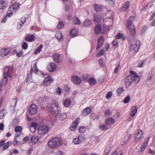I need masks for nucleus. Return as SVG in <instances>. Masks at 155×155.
<instances>
[{"mask_svg": "<svg viewBox=\"0 0 155 155\" xmlns=\"http://www.w3.org/2000/svg\"><path fill=\"white\" fill-rule=\"evenodd\" d=\"M130 75H129L124 80L126 88L129 87L133 82L138 84L140 80V78L135 72L130 71Z\"/></svg>", "mask_w": 155, "mask_h": 155, "instance_id": "f257e3e1", "label": "nucleus"}, {"mask_svg": "<svg viewBox=\"0 0 155 155\" xmlns=\"http://www.w3.org/2000/svg\"><path fill=\"white\" fill-rule=\"evenodd\" d=\"M63 141L61 138L58 137H54L49 140L48 144L49 147L54 149L61 145Z\"/></svg>", "mask_w": 155, "mask_h": 155, "instance_id": "f03ea898", "label": "nucleus"}, {"mask_svg": "<svg viewBox=\"0 0 155 155\" xmlns=\"http://www.w3.org/2000/svg\"><path fill=\"white\" fill-rule=\"evenodd\" d=\"M49 131V127L46 125L40 127L38 130V132L40 134H44L47 133Z\"/></svg>", "mask_w": 155, "mask_h": 155, "instance_id": "0eeeda50", "label": "nucleus"}, {"mask_svg": "<svg viewBox=\"0 0 155 155\" xmlns=\"http://www.w3.org/2000/svg\"><path fill=\"white\" fill-rule=\"evenodd\" d=\"M132 110L130 112V115L132 117H134L136 113L137 108L136 106H133L131 108Z\"/></svg>", "mask_w": 155, "mask_h": 155, "instance_id": "412c9836", "label": "nucleus"}, {"mask_svg": "<svg viewBox=\"0 0 155 155\" xmlns=\"http://www.w3.org/2000/svg\"><path fill=\"white\" fill-rule=\"evenodd\" d=\"M34 35H28L26 36L25 38V40L27 41L32 42L34 40Z\"/></svg>", "mask_w": 155, "mask_h": 155, "instance_id": "a878e982", "label": "nucleus"}, {"mask_svg": "<svg viewBox=\"0 0 155 155\" xmlns=\"http://www.w3.org/2000/svg\"><path fill=\"white\" fill-rule=\"evenodd\" d=\"M22 130V128L21 126L16 127L15 128V131L16 132L21 131Z\"/></svg>", "mask_w": 155, "mask_h": 155, "instance_id": "5fc2aeb1", "label": "nucleus"}, {"mask_svg": "<svg viewBox=\"0 0 155 155\" xmlns=\"http://www.w3.org/2000/svg\"><path fill=\"white\" fill-rule=\"evenodd\" d=\"M56 68L55 64L53 63H51L48 66L47 69L50 72H53L54 71Z\"/></svg>", "mask_w": 155, "mask_h": 155, "instance_id": "f3484780", "label": "nucleus"}, {"mask_svg": "<svg viewBox=\"0 0 155 155\" xmlns=\"http://www.w3.org/2000/svg\"><path fill=\"white\" fill-rule=\"evenodd\" d=\"M72 81L75 84L78 85L81 82L80 79L78 77L76 76H74L71 78Z\"/></svg>", "mask_w": 155, "mask_h": 155, "instance_id": "dca6fc26", "label": "nucleus"}, {"mask_svg": "<svg viewBox=\"0 0 155 155\" xmlns=\"http://www.w3.org/2000/svg\"><path fill=\"white\" fill-rule=\"evenodd\" d=\"M38 140V137L35 136H33L31 139V141L33 144L37 143Z\"/></svg>", "mask_w": 155, "mask_h": 155, "instance_id": "4be33fe9", "label": "nucleus"}, {"mask_svg": "<svg viewBox=\"0 0 155 155\" xmlns=\"http://www.w3.org/2000/svg\"><path fill=\"white\" fill-rule=\"evenodd\" d=\"M78 138L81 143L85 139V136L82 134L79 135Z\"/></svg>", "mask_w": 155, "mask_h": 155, "instance_id": "e433bc0d", "label": "nucleus"}, {"mask_svg": "<svg viewBox=\"0 0 155 155\" xmlns=\"http://www.w3.org/2000/svg\"><path fill=\"white\" fill-rule=\"evenodd\" d=\"M113 15L114 13L112 11L108 12L106 14L107 17L109 19H111L112 21H113L114 20Z\"/></svg>", "mask_w": 155, "mask_h": 155, "instance_id": "b1692460", "label": "nucleus"}, {"mask_svg": "<svg viewBox=\"0 0 155 155\" xmlns=\"http://www.w3.org/2000/svg\"><path fill=\"white\" fill-rule=\"evenodd\" d=\"M74 21V23L76 24L80 25L81 24L80 20L77 17L75 18Z\"/></svg>", "mask_w": 155, "mask_h": 155, "instance_id": "69168bd1", "label": "nucleus"}, {"mask_svg": "<svg viewBox=\"0 0 155 155\" xmlns=\"http://www.w3.org/2000/svg\"><path fill=\"white\" fill-rule=\"evenodd\" d=\"M150 139V137H148L147 138H146L145 140V141L143 143V144L141 146V148L140 150V152H143L146 146H147V143Z\"/></svg>", "mask_w": 155, "mask_h": 155, "instance_id": "4468645a", "label": "nucleus"}, {"mask_svg": "<svg viewBox=\"0 0 155 155\" xmlns=\"http://www.w3.org/2000/svg\"><path fill=\"white\" fill-rule=\"evenodd\" d=\"M6 111L4 110H2L0 112V119H2L4 116L5 114H6Z\"/></svg>", "mask_w": 155, "mask_h": 155, "instance_id": "a19ab883", "label": "nucleus"}, {"mask_svg": "<svg viewBox=\"0 0 155 155\" xmlns=\"http://www.w3.org/2000/svg\"><path fill=\"white\" fill-rule=\"evenodd\" d=\"M130 100V97L129 95L126 97L125 99L123 100V102L125 103H127L129 102Z\"/></svg>", "mask_w": 155, "mask_h": 155, "instance_id": "c03bdc74", "label": "nucleus"}, {"mask_svg": "<svg viewBox=\"0 0 155 155\" xmlns=\"http://www.w3.org/2000/svg\"><path fill=\"white\" fill-rule=\"evenodd\" d=\"M130 2L129 1H127L123 5V7L125 9H124L123 10L126 11V10L129 7V5H130Z\"/></svg>", "mask_w": 155, "mask_h": 155, "instance_id": "58836bf2", "label": "nucleus"}, {"mask_svg": "<svg viewBox=\"0 0 155 155\" xmlns=\"http://www.w3.org/2000/svg\"><path fill=\"white\" fill-rule=\"evenodd\" d=\"M99 129L102 130H106L107 129V127L104 125H101L99 126Z\"/></svg>", "mask_w": 155, "mask_h": 155, "instance_id": "3c124183", "label": "nucleus"}, {"mask_svg": "<svg viewBox=\"0 0 155 155\" xmlns=\"http://www.w3.org/2000/svg\"><path fill=\"white\" fill-rule=\"evenodd\" d=\"M94 7L95 11L97 12L99 11L101 9V6L100 5H97L96 4H94Z\"/></svg>", "mask_w": 155, "mask_h": 155, "instance_id": "4c0bfd02", "label": "nucleus"}, {"mask_svg": "<svg viewBox=\"0 0 155 155\" xmlns=\"http://www.w3.org/2000/svg\"><path fill=\"white\" fill-rule=\"evenodd\" d=\"M73 142L75 144H78L81 143L78 137L74 138L73 140Z\"/></svg>", "mask_w": 155, "mask_h": 155, "instance_id": "6e6d98bb", "label": "nucleus"}, {"mask_svg": "<svg viewBox=\"0 0 155 155\" xmlns=\"http://www.w3.org/2000/svg\"><path fill=\"white\" fill-rule=\"evenodd\" d=\"M143 132L142 130H139L136 135L135 138V141H140L143 137Z\"/></svg>", "mask_w": 155, "mask_h": 155, "instance_id": "6e6552de", "label": "nucleus"}, {"mask_svg": "<svg viewBox=\"0 0 155 155\" xmlns=\"http://www.w3.org/2000/svg\"><path fill=\"white\" fill-rule=\"evenodd\" d=\"M94 31L95 33L96 34H98L100 32L104 33L105 32V31H103L102 29L101 28V25H95L94 29Z\"/></svg>", "mask_w": 155, "mask_h": 155, "instance_id": "ddd939ff", "label": "nucleus"}, {"mask_svg": "<svg viewBox=\"0 0 155 155\" xmlns=\"http://www.w3.org/2000/svg\"><path fill=\"white\" fill-rule=\"evenodd\" d=\"M67 115L65 113H62L60 115L59 118L60 120H62L65 119Z\"/></svg>", "mask_w": 155, "mask_h": 155, "instance_id": "49530a36", "label": "nucleus"}, {"mask_svg": "<svg viewBox=\"0 0 155 155\" xmlns=\"http://www.w3.org/2000/svg\"><path fill=\"white\" fill-rule=\"evenodd\" d=\"M94 21L95 22H100L101 21V16L97 15H95L94 16Z\"/></svg>", "mask_w": 155, "mask_h": 155, "instance_id": "5701e85b", "label": "nucleus"}, {"mask_svg": "<svg viewBox=\"0 0 155 155\" xmlns=\"http://www.w3.org/2000/svg\"><path fill=\"white\" fill-rule=\"evenodd\" d=\"M107 3L110 5H114L115 3V0H106Z\"/></svg>", "mask_w": 155, "mask_h": 155, "instance_id": "4d7b16f0", "label": "nucleus"}, {"mask_svg": "<svg viewBox=\"0 0 155 155\" xmlns=\"http://www.w3.org/2000/svg\"><path fill=\"white\" fill-rule=\"evenodd\" d=\"M7 3L5 0H0V10L5 9L6 7Z\"/></svg>", "mask_w": 155, "mask_h": 155, "instance_id": "aec40b11", "label": "nucleus"}, {"mask_svg": "<svg viewBox=\"0 0 155 155\" xmlns=\"http://www.w3.org/2000/svg\"><path fill=\"white\" fill-rule=\"evenodd\" d=\"M11 50L9 48H3L1 49L0 51V54L1 57H4L9 54Z\"/></svg>", "mask_w": 155, "mask_h": 155, "instance_id": "9b49d317", "label": "nucleus"}, {"mask_svg": "<svg viewBox=\"0 0 155 155\" xmlns=\"http://www.w3.org/2000/svg\"><path fill=\"white\" fill-rule=\"evenodd\" d=\"M52 81H53V80L50 77H48L45 78L43 81L44 83L43 84V85L44 86H48Z\"/></svg>", "mask_w": 155, "mask_h": 155, "instance_id": "2eb2a0df", "label": "nucleus"}, {"mask_svg": "<svg viewBox=\"0 0 155 155\" xmlns=\"http://www.w3.org/2000/svg\"><path fill=\"white\" fill-rule=\"evenodd\" d=\"M112 148L111 147H107L105 150V155H108V154L111 151Z\"/></svg>", "mask_w": 155, "mask_h": 155, "instance_id": "603ef678", "label": "nucleus"}, {"mask_svg": "<svg viewBox=\"0 0 155 155\" xmlns=\"http://www.w3.org/2000/svg\"><path fill=\"white\" fill-rule=\"evenodd\" d=\"M104 53V51L103 49L101 50L100 51L99 53H98L97 55V57H99L103 55Z\"/></svg>", "mask_w": 155, "mask_h": 155, "instance_id": "052dcab7", "label": "nucleus"}, {"mask_svg": "<svg viewBox=\"0 0 155 155\" xmlns=\"http://www.w3.org/2000/svg\"><path fill=\"white\" fill-rule=\"evenodd\" d=\"M48 108L49 110L55 115H58L59 113L58 109L59 105L58 104L55 103L49 104L48 105Z\"/></svg>", "mask_w": 155, "mask_h": 155, "instance_id": "20e7f679", "label": "nucleus"}, {"mask_svg": "<svg viewBox=\"0 0 155 155\" xmlns=\"http://www.w3.org/2000/svg\"><path fill=\"white\" fill-rule=\"evenodd\" d=\"M131 50H134L135 52H137L139 50L140 46V42L139 40L136 41V43L133 44L131 41L130 42V45Z\"/></svg>", "mask_w": 155, "mask_h": 155, "instance_id": "39448f33", "label": "nucleus"}, {"mask_svg": "<svg viewBox=\"0 0 155 155\" xmlns=\"http://www.w3.org/2000/svg\"><path fill=\"white\" fill-rule=\"evenodd\" d=\"M91 111V109L89 107H87L83 110V114L84 115H87Z\"/></svg>", "mask_w": 155, "mask_h": 155, "instance_id": "393cba45", "label": "nucleus"}, {"mask_svg": "<svg viewBox=\"0 0 155 155\" xmlns=\"http://www.w3.org/2000/svg\"><path fill=\"white\" fill-rule=\"evenodd\" d=\"M53 58L55 62L57 63H60L62 61V59L60 54H55L53 55Z\"/></svg>", "mask_w": 155, "mask_h": 155, "instance_id": "1a4fd4ad", "label": "nucleus"}, {"mask_svg": "<svg viewBox=\"0 0 155 155\" xmlns=\"http://www.w3.org/2000/svg\"><path fill=\"white\" fill-rule=\"evenodd\" d=\"M153 76V74L152 73L149 74L148 75V76L147 77V79L148 80V81H150L149 80H151Z\"/></svg>", "mask_w": 155, "mask_h": 155, "instance_id": "774afa93", "label": "nucleus"}, {"mask_svg": "<svg viewBox=\"0 0 155 155\" xmlns=\"http://www.w3.org/2000/svg\"><path fill=\"white\" fill-rule=\"evenodd\" d=\"M26 20V18L25 17H22L21 18V23H22V25H21V24L19 25V26H20V28H21V27L22 26L23 23H24L25 22V21Z\"/></svg>", "mask_w": 155, "mask_h": 155, "instance_id": "13d9d810", "label": "nucleus"}, {"mask_svg": "<svg viewBox=\"0 0 155 155\" xmlns=\"http://www.w3.org/2000/svg\"><path fill=\"white\" fill-rule=\"evenodd\" d=\"M128 39L129 40V43L130 45V42L131 41L132 42H133V44L136 43V41L137 40H138L137 39L136 37H131L130 39L129 38Z\"/></svg>", "mask_w": 155, "mask_h": 155, "instance_id": "37998d69", "label": "nucleus"}, {"mask_svg": "<svg viewBox=\"0 0 155 155\" xmlns=\"http://www.w3.org/2000/svg\"><path fill=\"white\" fill-rule=\"evenodd\" d=\"M85 128L84 127H81L79 128V131L81 133H83L85 131Z\"/></svg>", "mask_w": 155, "mask_h": 155, "instance_id": "e2e57ef3", "label": "nucleus"}, {"mask_svg": "<svg viewBox=\"0 0 155 155\" xmlns=\"http://www.w3.org/2000/svg\"><path fill=\"white\" fill-rule=\"evenodd\" d=\"M64 23L63 21H61L57 25V28L58 29H61L64 26Z\"/></svg>", "mask_w": 155, "mask_h": 155, "instance_id": "7c9ffc66", "label": "nucleus"}, {"mask_svg": "<svg viewBox=\"0 0 155 155\" xmlns=\"http://www.w3.org/2000/svg\"><path fill=\"white\" fill-rule=\"evenodd\" d=\"M89 83L91 85L95 84L96 82V80L93 78H90L88 80Z\"/></svg>", "mask_w": 155, "mask_h": 155, "instance_id": "f704fd0d", "label": "nucleus"}, {"mask_svg": "<svg viewBox=\"0 0 155 155\" xmlns=\"http://www.w3.org/2000/svg\"><path fill=\"white\" fill-rule=\"evenodd\" d=\"M71 104V101L68 99H66L64 103V106L66 107H68Z\"/></svg>", "mask_w": 155, "mask_h": 155, "instance_id": "72a5a7b5", "label": "nucleus"}, {"mask_svg": "<svg viewBox=\"0 0 155 155\" xmlns=\"http://www.w3.org/2000/svg\"><path fill=\"white\" fill-rule=\"evenodd\" d=\"M20 5L17 2L15 3L13 5H11L8 8L7 12V16L8 17H12L14 13H15L16 10L18 8Z\"/></svg>", "mask_w": 155, "mask_h": 155, "instance_id": "7ed1b4c3", "label": "nucleus"}, {"mask_svg": "<svg viewBox=\"0 0 155 155\" xmlns=\"http://www.w3.org/2000/svg\"><path fill=\"white\" fill-rule=\"evenodd\" d=\"M30 127H34L36 129H37L38 127V124H37L34 122H32L30 123L29 124Z\"/></svg>", "mask_w": 155, "mask_h": 155, "instance_id": "8fccbe9b", "label": "nucleus"}, {"mask_svg": "<svg viewBox=\"0 0 155 155\" xmlns=\"http://www.w3.org/2000/svg\"><path fill=\"white\" fill-rule=\"evenodd\" d=\"M28 110V112L31 115H34L36 114L37 111V106L36 104H32L29 107Z\"/></svg>", "mask_w": 155, "mask_h": 155, "instance_id": "423d86ee", "label": "nucleus"}, {"mask_svg": "<svg viewBox=\"0 0 155 155\" xmlns=\"http://www.w3.org/2000/svg\"><path fill=\"white\" fill-rule=\"evenodd\" d=\"M8 66H6L4 69V76H9V77H10V76L8 74Z\"/></svg>", "mask_w": 155, "mask_h": 155, "instance_id": "2f4dec72", "label": "nucleus"}, {"mask_svg": "<svg viewBox=\"0 0 155 155\" xmlns=\"http://www.w3.org/2000/svg\"><path fill=\"white\" fill-rule=\"evenodd\" d=\"M79 118H77L74 122L72 124V127H71L70 129L71 131H74L77 128L78 125V122L79 120H80Z\"/></svg>", "mask_w": 155, "mask_h": 155, "instance_id": "a211bd4d", "label": "nucleus"}, {"mask_svg": "<svg viewBox=\"0 0 155 155\" xmlns=\"http://www.w3.org/2000/svg\"><path fill=\"white\" fill-rule=\"evenodd\" d=\"M77 30L76 29H73L70 32V35L72 37H75L77 36Z\"/></svg>", "mask_w": 155, "mask_h": 155, "instance_id": "c756f323", "label": "nucleus"}, {"mask_svg": "<svg viewBox=\"0 0 155 155\" xmlns=\"http://www.w3.org/2000/svg\"><path fill=\"white\" fill-rule=\"evenodd\" d=\"M115 122V120L112 117H109L106 119L105 123L107 125L112 124H114Z\"/></svg>", "mask_w": 155, "mask_h": 155, "instance_id": "6ab92c4d", "label": "nucleus"}, {"mask_svg": "<svg viewBox=\"0 0 155 155\" xmlns=\"http://www.w3.org/2000/svg\"><path fill=\"white\" fill-rule=\"evenodd\" d=\"M112 45L114 46L115 48H117L118 46V43L117 40L115 39L112 42Z\"/></svg>", "mask_w": 155, "mask_h": 155, "instance_id": "09e8293b", "label": "nucleus"}, {"mask_svg": "<svg viewBox=\"0 0 155 155\" xmlns=\"http://www.w3.org/2000/svg\"><path fill=\"white\" fill-rule=\"evenodd\" d=\"M9 77L8 76H4L2 81V83L3 85L6 86L8 83V78Z\"/></svg>", "mask_w": 155, "mask_h": 155, "instance_id": "cd10ccee", "label": "nucleus"}, {"mask_svg": "<svg viewBox=\"0 0 155 155\" xmlns=\"http://www.w3.org/2000/svg\"><path fill=\"white\" fill-rule=\"evenodd\" d=\"M55 36L58 39L60 40L62 37V35L61 32L58 31L56 33Z\"/></svg>", "mask_w": 155, "mask_h": 155, "instance_id": "473e14b6", "label": "nucleus"}, {"mask_svg": "<svg viewBox=\"0 0 155 155\" xmlns=\"http://www.w3.org/2000/svg\"><path fill=\"white\" fill-rule=\"evenodd\" d=\"M12 144V142L11 141L6 143L3 147V150H5L7 149Z\"/></svg>", "mask_w": 155, "mask_h": 155, "instance_id": "ea45409f", "label": "nucleus"}, {"mask_svg": "<svg viewBox=\"0 0 155 155\" xmlns=\"http://www.w3.org/2000/svg\"><path fill=\"white\" fill-rule=\"evenodd\" d=\"M28 47V45L26 42L23 43V45H22V48L24 50H26Z\"/></svg>", "mask_w": 155, "mask_h": 155, "instance_id": "680f3d73", "label": "nucleus"}, {"mask_svg": "<svg viewBox=\"0 0 155 155\" xmlns=\"http://www.w3.org/2000/svg\"><path fill=\"white\" fill-rule=\"evenodd\" d=\"M112 92L111 91H109L107 94L106 98L107 99H109L112 96Z\"/></svg>", "mask_w": 155, "mask_h": 155, "instance_id": "338daca9", "label": "nucleus"}, {"mask_svg": "<svg viewBox=\"0 0 155 155\" xmlns=\"http://www.w3.org/2000/svg\"><path fill=\"white\" fill-rule=\"evenodd\" d=\"M99 62L101 66H103L104 65L106 64V62H105V61L104 60H103L102 58H101L99 59Z\"/></svg>", "mask_w": 155, "mask_h": 155, "instance_id": "864d4df0", "label": "nucleus"}, {"mask_svg": "<svg viewBox=\"0 0 155 155\" xmlns=\"http://www.w3.org/2000/svg\"><path fill=\"white\" fill-rule=\"evenodd\" d=\"M43 48V45L42 44H41L39 47H38L35 50V54H38L41 51V49Z\"/></svg>", "mask_w": 155, "mask_h": 155, "instance_id": "c85d7f7f", "label": "nucleus"}, {"mask_svg": "<svg viewBox=\"0 0 155 155\" xmlns=\"http://www.w3.org/2000/svg\"><path fill=\"white\" fill-rule=\"evenodd\" d=\"M33 70H35V73H36L37 71H38V69L37 67L36 63H35V64L33 65V68H31L30 73L31 74H32L33 72Z\"/></svg>", "mask_w": 155, "mask_h": 155, "instance_id": "c9c22d12", "label": "nucleus"}, {"mask_svg": "<svg viewBox=\"0 0 155 155\" xmlns=\"http://www.w3.org/2000/svg\"><path fill=\"white\" fill-rule=\"evenodd\" d=\"M104 41V38L103 36H101L98 39V42L96 48V50H98L102 46Z\"/></svg>", "mask_w": 155, "mask_h": 155, "instance_id": "9d476101", "label": "nucleus"}, {"mask_svg": "<svg viewBox=\"0 0 155 155\" xmlns=\"http://www.w3.org/2000/svg\"><path fill=\"white\" fill-rule=\"evenodd\" d=\"M124 89L123 87L119 88L117 90V91L118 92V95L120 96L122 92L124 91Z\"/></svg>", "mask_w": 155, "mask_h": 155, "instance_id": "de8ad7c7", "label": "nucleus"}, {"mask_svg": "<svg viewBox=\"0 0 155 155\" xmlns=\"http://www.w3.org/2000/svg\"><path fill=\"white\" fill-rule=\"evenodd\" d=\"M70 88L67 85H65L64 86V90L66 92H69L70 91Z\"/></svg>", "mask_w": 155, "mask_h": 155, "instance_id": "bf43d9fd", "label": "nucleus"}, {"mask_svg": "<svg viewBox=\"0 0 155 155\" xmlns=\"http://www.w3.org/2000/svg\"><path fill=\"white\" fill-rule=\"evenodd\" d=\"M111 111L109 109H107L105 111L104 115L105 117H107L111 114Z\"/></svg>", "mask_w": 155, "mask_h": 155, "instance_id": "a18cd8bd", "label": "nucleus"}, {"mask_svg": "<svg viewBox=\"0 0 155 155\" xmlns=\"http://www.w3.org/2000/svg\"><path fill=\"white\" fill-rule=\"evenodd\" d=\"M91 21L90 20L87 19L84 21L83 24L84 26L87 27L89 26L91 24Z\"/></svg>", "mask_w": 155, "mask_h": 155, "instance_id": "bb28decb", "label": "nucleus"}, {"mask_svg": "<svg viewBox=\"0 0 155 155\" xmlns=\"http://www.w3.org/2000/svg\"><path fill=\"white\" fill-rule=\"evenodd\" d=\"M15 139V140L13 142V144L14 146H19L24 144V143H21L18 142L17 140L16 139Z\"/></svg>", "mask_w": 155, "mask_h": 155, "instance_id": "79ce46f5", "label": "nucleus"}, {"mask_svg": "<svg viewBox=\"0 0 155 155\" xmlns=\"http://www.w3.org/2000/svg\"><path fill=\"white\" fill-rule=\"evenodd\" d=\"M130 33L131 35L134 37L135 33V28L130 29Z\"/></svg>", "mask_w": 155, "mask_h": 155, "instance_id": "0e129e2a", "label": "nucleus"}, {"mask_svg": "<svg viewBox=\"0 0 155 155\" xmlns=\"http://www.w3.org/2000/svg\"><path fill=\"white\" fill-rule=\"evenodd\" d=\"M134 16H132L128 19L127 23V27L128 29L134 28H135L132 22V21L134 19Z\"/></svg>", "mask_w": 155, "mask_h": 155, "instance_id": "f8f14e48", "label": "nucleus"}]
</instances>
